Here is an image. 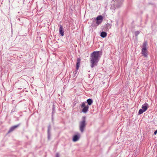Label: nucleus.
I'll use <instances>...</instances> for the list:
<instances>
[{"mask_svg": "<svg viewBox=\"0 0 157 157\" xmlns=\"http://www.w3.org/2000/svg\"><path fill=\"white\" fill-rule=\"evenodd\" d=\"M102 53L101 51H94L90 55V67L91 68L95 67L99 61L101 56Z\"/></svg>", "mask_w": 157, "mask_h": 157, "instance_id": "f257e3e1", "label": "nucleus"}, {"mask_svg": "<svg viewBox=\"0 0 157 157\" xmlns=\"http://www.w3.org/2000/svg\"><path fill=\"white\" fill-rule=\"evenodd\" d=\"M123 0H113L112 3L110 8V9L112 10L113 13H114L115 9L120 7L121 5Z\"/></svg>", "mask_w": 157, "mask_h": 157, "instance_id": "f03ea898", "label": "nucleus"}, {"mask_svg": "<svg viewBox=\"0 0 157 157\" xmlns=\"http://www.w3.org/2000/svg\"><path fill=\"white\" fill-rule=\"evenodd\" d=\"M82 120L79 122V129L81 132L83 133L85 128L86 123V117H82Z\"/></svg>", "mask_w": 157, "mask_h": 157, "instance_id": "7ed1b4c3", "label": "nucleus"}, {"mask_svg": "<svg viewBox=\"0 0 157 157\" xmlns=\"http://www.w3.org/2000/svg\"><path fill=\"white\" fill-rule=\"evenodd\" d=\"M148 106V105L147 103L144 104L142 106V109L139 110L138 113L140 114L143 113L147 109Z\"/></svg>", "mask_w": 157, "mask_h": 157, "instance_id": "20e7f679", "label": "nucleus"}, {"mask_svg": "<svg viewBox=\"0 0 157 157\" xmlns=\"http://www.w3.org/2000/svg\"><path fill=\"white\" fill-rule=\"evenodd\" d=\"M81 108H82L83 109L82 112L84 113H86L88 110L89 106L88 105H86L85 103L83 102L81 105Z\"/></svg>", "mask_w": 157, "mask_h": 157, "instance_id": "39448f33", "label": "nucleus"}, {"mask_svg": "<svg viewBox=\"0 0 157 157\" xmlns=\"http://www.w3.org/2000/svg\"><path fill=\"white\" fill-rule=\"evenodd\" d=\"M96 24L98 25L101 24L103 20V17L101 15H99L97 17L96 19Z\"/></svg>", "mask_w": 157, "mask_h": 157, "instance_id": "423d86ee", "label": "nucleus"}, {"mask_svg": "<svg viewBox=\"0 0 157 157\" xmlns=\"http://www.w3.org/2000/svg\"><path fill=\"white\" fill-rule=\"evenodd\" d=\"M80 138V134L78 133L77 135H75L73 136V141L74 142H76Z\"/></svg>", "mask_w": 157, "mask_h": 157, "instance_id": "0eeeda50", "label": "nucleus"}, {"mask_svg": "<svg viewBox=\"0 0 157 157\" xmlns=\"http://www.w3.org/2000/svg\"><path fill=\"white\" fill-rule=\"evenodd\" d=\"M59 31L60 35L63 36L64 35V31L63 30V28L61 25H59Z\"/></svg>", "mask_w": 157, "mask_h": 157, "instance_id": "6e6552de", "label": "nucleus"}, {"mask_svg": "<svg viewBox=\"0 0 157 157\" xmlns=\"http://www.w3.org/2000/svg\"><path fill=\"white\" fill-rule=\"evenodd\" d=\"M20 124H18L17 125H15L9 129L8 132L10 133L12 131H13L15 129L18 127L20 125Z\"/></svg>", "mask_w": 157, "mask_h": 157, "instance_id": "1a4fd4ad", "label": "nucleus"}, {"mask_svg": "<svg viewBox=\"0 0 157 157\" xmlns=\"http://www.w3.org/2000/svg\"><path fill=\"white\" fill-rule=\"evenodd\" d=\"M81 59L80 58H78L77 59V63H76V71H78L80 66Z\"/></svg>", "mask_w": 157, "mask_h": 157, "instance_id": "9d476101", "label": "nucleus"}, {"mask_svg": "<svg viewBox=\"0 0 157 157\" xmlns=\"http://www.w3.org/2000/svg\"><path fill=\"white\" fill-rule=\"evenodd\" d=\"M142 53L145 57H147V49L142 48Z\"/></svg>", "mask_w": 157, "mask_h": 157, "instance_id": "9b49d317", "label": "nucleus"}, {"mask_svg": "<svg viewBox=\"0 0 157 157\" xmlns=\"http://www.w3.org/2000/svg\"><path fill=\"white\" fill-rule=\"evenodd\" d=\"M100 36L103 38H104L107 36V33L105 32H102L101 33L100 35Z\"/></svg>", "mask_w": 157, "mask_h": 157, "instance_id": "f8f14e48", "label": "nucleus"}, {"mask_svg": "<svg viewBox=\"0 0 157 157\" xmlns=\"http://www.w3.org/2000/svg\"><path fill=\"white\" fill-rule=\"evenodd\" d=\"M87 104L89 105H91L93 103V101L91 98H89L87 100Z\"/></svg>", "mask_w": 157, "mask_h": 157, "instance_id": "ddd939ff", "label": "nucleus"}, {"mask_svg": "<svg viewBox=\"0 0 157 157\" xmlns=\"http://www.w3.org/2000/svg\"><path fill=\"white\" fill-rule=\"evenodd\" d=\"M147 42H144L143 44V48H146V46L147 45Z\"/></svg>", "mask_w": 157, "mask_h": 157, "instance_id": "4468645a", "label": "nucleus"}, {"mask_svg": "<svg viewBox=\"0 0 157 157\" xmlns=\"http://www.w3.org/2000/svg\"><path fill=\"white\" fill-rule=\"evenodd\" d=\"M140 33V32L139 31H136L135 32V34L136 36H137Z\"/></svg>", "mask_w": 157, "mask_h": 157, "instance_id": "2eb2a0df", "label": "nucleus"}, {"mask_svg": "<svg viewBox=\"0 0 157 157\" xmlns=\"http://www.w3.org/2000/svg\"><path fill=\"white\" fill-rule=\"evenodd\" d=\"M51 129V125H49L48 126V132H50V130Z\"/></svg>", "mask_w": 157, "mask_h": 157, "instance_id": "dca6fc26", "label": "nucleus"}, {"mask_svg": "<svg viewBox=\"0 0 157 157\" xmlns=\"http://www.w3.org/2000/svg\"><path fill=\"white\" fill-rule=\"evenodd\" d=\"M48 139L50 140V132H48Z\"/></svg>", "mask_w": 157, "mask_h": 157, "instance_id": "f3484780", "label": "nucleus"}, {"mask_svg": "<svg viewBox=\"0 0 157 157\" xmlns=\"http://www.w3.org/2000/svg\"><path fill=\"white\" fill-rule=\"evenodd\" d=\"M56 157H59V153H56Z\"/></svg>", "mask_w": 157, "mask_h": 157, "instance_id": "a211bd4d", "label": "nucleus"}, {"mask_svg": "<svg viewBox=\"0 0 157 157\" xmlns=\"http://www.w3.org/2000/svg\"><path fill=\"white\" fill-rule=\"evenodd\" d=\"M157 129L155 131V132H154V134L155 135L157 134Z\"/></svg>", "mask_w": 157, "mask_h": 157, "instance_id": "6ab92c4d", "label": "nucleus"}, {"mask_svg": "<svg viewBox=\"0 0 157 157\" xmlns=\"http://www.w3.org/2000/svg\"><path fill=\"white\" fill-rule=\"evenodd\" d=\"M78 71H76V70H75V74H76V73L78 72Z\"/></svg>", "mask_w": 157, "mask_h": 157, "instance_id": "aec40b11", "label": "nucleus"}]
</instances>
